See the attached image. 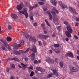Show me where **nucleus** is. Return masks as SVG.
<instances>
[{
    "label": "nucleus",
    "instance_id": "nucleus-1",
    "mask_svg": "<svg viewBox=\"0 0 79 79\" xmlns=\"http://www.w3.org/2000/svg\"><path fill=\"white\" fill-rule=\"evenodd\" d=\"M68 31H66L65 32V34L68 37H71V34L73 33V29L71 28V26L70 25H68L66 27Z\"/></svg>",
    "mask_w": 79,
    "mask_h": 79
},
{
    "label": "nucleus",
    "instance_id": "nucleus-2",
    "mask_svg": "<svg viewBox=\"0 0 79 79\" xmlns=\"http://www.w3.org/2000/svg\"><path fill=\"white\" fill-rule=\"evenodd\" d=\"M23 35L25 36L26 39H28V38H29V40H30V41H33V42H34V43H35L36 42V41H37V40H36L35 37H32L29 35L28 33L26 32L23 33Z\"/></svg>",
    "mask_w": 79,
    "mask_h": 79
},
{
    "label": "nucleus",
    "instance_id": "nucleus-3",
    "mask_svg": "<svg viewBox=\"0 0 79 79\" xmlns=\"http://www.w3.org/2000/svg\"><path fill=\"white\" fill-rule=\"evenodd\" d=\"M24 10L23 11H19V15L20 14H23L26 17V18H27V17H28V14L27 12V9L26 8H25L23 9Z\"/></svg>",
    "mask_w": 79,
    "mask_h": 79
},
{
    "label": "nucleus",
    "instance_id": "nucleus-4",
    "mask_svg": "<svg viewBox=\"0 0 79 79\" xmlns=\"http://www.w3.org/2000/svg\"><path fill=\"white\" fill-rule=\"evenodd\" d=\"M39 37L40 39H44L45 40H47L48 39V37H49L50 36L48 35H39Z\"/></svg>",
    "mask_w": 79,
    "mask_h": 79
},
{
    "label": "nucleus",
    "instance_id": "nucleus-5",
    "mask_svg": "<svg viewBox=\"0 0 79 79\" xmlns=\"http://www.w3.org/2000/svg\"><path fill=\"white\" fill-rule=\"evenodd\" d=\"M9 60H14V61H19V59L18 58H16V57H14L13 58H9V59H6L5 62L6 63L8 62Z\"/></svg>",
    "mask_w": 79,
    "mask_h": 79
},
{
    "label": "nucleus",
    "instance_id": "nucleus-6",
    "mask_svg": "<svg viewBox=\"0 0 79 79\" xmlns=\"http://www.w3.org/2000/svg\"><path fill=\"white\" fill-rule=\"evenodd\" d=\"M69 11H71L73 13L75 14V15H78V13H77L76 12V10H75V9L72 8V7L70 6H69Z\"/></svg>",
    "mask_w": 79,
    "mask_h": 79
},
{
    "label": "nucleus",
    "instance_id": "nucleus-7",
    "mask_svg": "<svg viewBox=\"0 0 79 79\" xmlns=\"http://www.w3.org/2000/svg\"><path fill=\"white\" fill-rule=\"evenodd\" d=\"M59 2L60 6L62 9H64V8H68V6H67L64 4H63L61 2Z\"/></svg>",
    "mask_w": 79,
    "mask_h": 79
},
{
    "label": "nucleus",
    "instance_id": "nucleus-8",
    "mask_svg": "<svg viewBox=\"0 0 79 79\" xmlns=\"http://www.w3.org/2000/svg\"><path fill=\"white\" fill-rule=\"evenodd\" d=\"M23 7V4H21L19 5H17V8L19 11L21 10Z\"/></svg>",
    "mask_w": 79,
    "mask_h": 79
},
{
    "label": "nucleus",
    "instance_id": "nucleus-9",
    "mask_svg": "<svg viewBox=\"0 0 79 79\" xmlns=\"http://www.w3.org/2000/svg\"><path fill=\"white\" fill-rule=\"evenodd\" d=\"M70 69L72 72H77V71H78V69H77L73 67L70 68Z\"/></svg>",
    "mask_w": 79,
    "mask_h": 79
},
{
    "label": "nucleus",
    "instance_id": "nucleus-10",
    "mask_svg": "<svg viewBox=\"0 0 79 79\" xmlns=\"http://www.w3.org/2000/svg\"><path fill=\"white\" fill-rule=\"evenodd\" d=\"M0 41L2 42L4 44V47H7V45H8V44L6 43V42L5 40H3L2 39H0Z\"/></svg>",
    "mask_w": 79,
    "mask_h": 79
},
{
    "label": "nucleus",
    "instance_id": "nucleus-11",
    "mask_svg": "<svg viewBox=\"0 0 79 79\" xmlns=\"http://www.w3.org/2000/svg\"><path fill=\"white\" fill-rule=\"evenodd\" d=\"M0 41L2 42L4 44V47H7V45H8V44L6 43V42L5 40H3L2 39H0Z\"/></svg>",
    "mask_w": 79,
    "mask_h": 79
},
{
    "label": "nucleus",
    "instance_id": "nucleus-12",
    "mask_svg": "<svg viewBox=\"0 0 79 79\" xmlns=\"http://www.w3.org/2000/svg\"><path fill=\"white\" fill-rule=\"evenodd\" d=\"M29 50H30L31 51H32L34 53H36L37 52V48H36V47L34 46L32 49L30 48Z\"/></svg>",
    "mask_w": 79,
    "mask_h": 79
},
{
    "label": "nucleus",
    "instance_id": "nucleus-13",
    "mask_svg": "<svg viewBox=\"0 0 79 79\" xmlns=\"http://www.w3.org/2000/svg\"><path fill=\"white\" fill-rule=\"evenodd\" d=\"M35 55L34 54V53H32L31 55V59L32 60H34L35 59Z\"/></svg>",
    "mask_w": 79,
    "mask_h": 79
},
{
    "label": "nucleus",
    "instance_id": "nucleus-14",
    "mask_svg": "<svg viewBox=\"0 0 79 79\" xmlns=\"http://www.w3.org/2000/svg\"><path fill=\"white\" fill-rule=\"evenodd\" d=\"M46 61H49L51 63H53L54 62H55V60H52L51 58H50V57H48V59H46Z\"/></svg>",
    "mask_w": 79,
    "mask_h": 79
},
{
    "label": "nucleus",
    "instance_id": "nucleus-15",
    "mask_svg": "<svg viewBox=\"0 0 79 79\" xmlns=\"http://www.w3.org/2000/svg\"><path fill=\"white\" fill-rule=\"evenodd\" d=\"M53 20L56 25H58L59 24L58 22V18H56L55 19H53Z\"/></svg>",
    "mask_w": 79,
    "mask_h": 79
},
{
    "label": "nucleus",
    "instance_id": "nucleus-16",
    "mask_svg": "<svg viewBox=\"0 0 79 79\" xmlns=\"http://www.w3.org/2000/svg\"><path fill=\"white\" fill-rule=\"evenodd\" d=\"M11 16L13 19H16L18 17V16H17V15L15 14H12L11 15Z\"/></svg>",
    "mask_w": 79,
    "mask_h": 79
},
{
    "label": "nucleus",
    "instance_id": "nucleus-17",
    "mask_svg": "<svg viewBox=\"0 0 79 79\" xmlns=\"http://www.w3.org/2000/svg\"><path fill=\"white\" fill-rule=\"evenodd\" d=\"M46 13H48V14L50 18H49V19L50 20H52V15H51V13H50V12L48 11H47Z\"/></svg>",
    "mask_w": 79,
    "mask_h": 79
},
{
    "label": "nucleus",
    "instance_id": "nucleus-18",
    "mask_svg": "<svg viewBox=\"0 0 79 79\" xmlns=\"http://www.w3.org/2000/svg\"><path fill=\"white\" fill-rule=\"evenodd\" d=\"M30 49V48H29L27 49V50L25 51H23L22 50H19V52H21L22 53H27L29 51V49Z\"/></svg>",
    "mask_w": 79,
    "mask_h": 79
},
{
    "label": "nucleus",
    "instance_id": "nucleus-19",
    "mask_svg": "<svg viewBox=\"0 0 79 79\" xmlns=\"http://www.w3.org/2000/svg\"><path fill=\"white\" fill-rule=\"evenodd\" d=\"M67 56H69L70 57H71V58H73L74 56H73V54L71 52H68L67 54Z\"/></svg>",
    "mask_w": 79,
    "mask_h": 79
},
{
    "label": "nucleus",
    "instance_id": "nucleus-20",
    "mask_svg": "<svg viewBox=\"0 0 79 79\" xmlns=\"http://www.w3.org/2000/svg\"><path fill=\"white\" fill-rule=\"evenodd\" d=\"M21 64L22 65V66L23 67V69H25L26 68H27V67L26 66H27V64H25L23 63H21Z\"/></svg>",
    "mask_w": 79,
    "mask_h": 79
},
{
    "label": "nucleus",
    "instance_id": "nucleus-21",
    "mask_svg": "<svg viewBox=\"0 0 79 79\" xmlns=\"http://www.w3.org/2000/svg\"><path fill=\"white\" fill-rule=\"evenodd\" d=\"M13 52L14 54H15V55H20V54H21L20 52L19 51H17L15 50Z\"/></svg>",
    "mask_w": 79,
    "mask_h": 79
},
{
    "label": "nucleus",
    "instance_id": "nucleus-22",
    "mask_svg": "<svg viewBox=\"0 0 79 79\" xmlns=\"http://www.w3.org/2000/svg\"><path fill=\"white\" fill-rule=\"evenodd\" d=\"M52 71L53 73V74H55V75H56V76H58V73H57V71L56 70L53 69Z\"/></svg>",
    "mask_w": 79,
    "mask_h": 79
},
{
    "label": "nucleus",
    "instance_id": "nucleus-23",
    "mask_svg": "<svg viewBox=\"0 0 79 79\" xmlns=\"http://www.w3.org/2000/svg\"><path fill=\"white\" fill-rule=\"evenodd\" d=\"M51 1H52L51 2L52 3H54V5H55V6H56V1L55 0H50Z\"/></svg>",
    "mask_w": 79,
    "mask_h": 79
},
{
    "label": "nucleus",
    "instance_id": "nucleus-24",
    "mask_svg": "<svg viewBox=\"0 0 79 79\" xmlns=\"http://www.w3.org/2000/svg\"><path fill=\"white\" fill-rule=\"evenodd\" d=\"M36 70H37V71H40L41 72H42L43 71L39 67H36Z\"/></svg>",
    "mask_w": 79,
    "mask_h": 79
},
{
    "label": "nucleus",
    "instance_id": "nucleus-25",
    "mask_svg": "<svg viewBox=\"0 0 79 79\" xmlns=\"http://www.w3.org/2000/svg\"><path fill=\"white\" fill-rule=\"evenodd\" d=\"M19 42L21 45H24V42L22 40H20L19 41Z\"/></svg>",
    "mask_w": 79,
    "mask_h": 79
},
{
    "label": "nucleus",
    "instance_id": "nucleus-26",
    "mask_svg": "<svg viewBox=\"0 0 79 79\" xmlns=\"http://www.w3.org/2000/svg\"><path fill=\"white\" fill-rule=\"evenodd\" d=\"M6 40L8 42H10L11 40V38L10 37H7L6 38Z\"/></svg>",
    "mask_w": 79,
    "mask_h": 79
},
{
    "label": "nucleus",
    "instance_id": "nucleus-27",
    "mask_svg": "<svg viewBox=\"0 0 79 79\" xmlns=\"http://www.w3.org/2000/svg\"><path fill=\"white\" fill-rule=\"evenodd\" d=\"M53 10H54V11H56V13H57V14H58V13H59V11H58V10H56V8L55 7H54L53 8Z\"/></svg>",
    "mask_w": 79,
    "mask_h": 79
},
{
    "label": "nucleus",
    "instance_id": "nucleus-28",
    "mask_svg": "<svg viewBox=\"0 0 79 79\" xmlns=\"http://www.w3.org/2000/svg\"><path fill=\"white\" fill-rule=\"evenodd\" d=\"M34 6L32 7L31 6H30L29 7V11H31V10H32L33 9H34Z\"/></svg>",
    "mask_w": 79,
    "mask_h": 79
},
{
    "label": "nucleus",
    "instance_id": "nucleus-29",
    "mask_svg": "<svg viewBox=\"0 0 79 79\" xmlns=\"http://www.w3.org/2000/svg\"><path fill=\"white\" fill-rule=\"evenodd\" d=\"M60 66L63 67V63L62 62H60L59 63Z\"/></svg>",
    "mask_w": 79,
    "mask_h": 79
},
{
    "label": "nucleus",
    "instance_id": "nucleus-30",
    "mask_svg": "<svg viewBox=\"0 0 79 79\" xmlns=\"http://www.w3.org/2000/svg\"><path fill=\"white\" fill-rule=\"evenodd\" d=\"M18 44L16 43H15L13 45V46L14 47H18Z\"/></svg>",
    "mask_w": 79,
    "mask_h": 79
},
{
    "label": "nucleus",
    "instance_id": "nucleus-31",
    "mask_svg": "<svg viewBox=\"0 0 79 79\" xmlns=\"http://www.w3.org/2000/svg\"><path fill=\"white\" fill-rule=\"evenodd\" d=\"M45 22H46L48 26H50V24L48 23V21L47 20V19H45Z\"/></svg>",
    "mask_w": 79,
    "mask_h": 79
},
{
    "label": "nucleus",
    "instance_id": "nucleus-32",
    "mask_svg": "<svg viewBox=\"0 0 79 79\" xmlns=\"http://www.w3.org/2000/svg\"><path fill=\"white\" fill-rule=\"evenodd\" d=\"M54 47H59L60 45L58 44H55L54 45Z\"/></svg>",
    "mask_w": 79,
    "mask_h": 79
},
{
    "label": "nucleus",
    "instance_id": "nucleus-33",
    "mask_svg": "<svg viewBox=\"0 0 79 79\" xmlns=\"http://www.w3.org/2000/svg\"><path fill=\"white\" fill-rule=\"evenodd\" d=\"M34 72L31 71V74H30V76L31 77H32V76H34Z\"/></svg>",
    "mask_w": 79,
    "mask_h": 79
},
{
    "label": "nucleus",
    "instance_id": "nucleus-34",
    "mask_svg": "<svg viewBox=\"0 0 79 79\" xmlns=\"http://www.w3.org/2000/svg\"><path fill=\"white\" fill-rule=\"evenodd\" d=\"M7 46L8 47L7 49H8V50H9V51H10V50H11V47H10V46L8 45V44H7Z\"/></svg>",
    "mask_w": 79,
    "mask_h": 79
},
{
    "label": "nucleus",
    "instance_id": "nucleus-35",
    "mask_svg": "<svg viewBox=\"0 0 79 79\" xmlns=\"http://www.w3.org/2000/svg\"><path fill=\"white\" fill-rule=\"evenodd\" d=\"M52 77V74H49L48 75V78H50Z\"/></svg>",
    "mask_w": 79,
    "mask_h": 79
},
{
    "label": "nucleus",
    "instance_id": "nucleus-36",
    "mask_svg": "<svg viewBox=\"0 0 79 79\" xmlns=\"http://www.w3.org/2000/svg\"><path fill=\"white\" fill-rule=\"evenodd\" d=\"M8 29H9V30H10V29H12V27L10 25H9L8 26Z\"/></svg>",
    "mask_w": 79,
    "mask_h": 79
},
{
    "label": "nucleus",
    "instance_id": "nucleus-37",
    "mask_svg": "<svg viewBox=\"0 0 79 79\" xmlns=\"http://www.w3.org/2000/svg\"><path fill=\"white\" fill-rule=\"evenodd\" d=\"M10 69H11L10 68H6V71H7V72H9V71H10Z\"/></svg>",
    "mask_w": 79,
    "mask_h": 79
},
{
    "label": "nucleus",
    "instance_id": "nucleus-38",
    "mask_svg": "<svg viewBox=\"0 0 79 79\" xmlns=\"http://www.w3.org/2000/svg\"><path fill=\"white\" fill-rule=\"evenodd\" d=\"M51 13H52V15H53L54 16H55V12L53 11H52Z\"/></svg>",
    "mask_w": 79,
    "mask_h": 79
},
{
    "label": "nucleus",
    "instance_id": "nucleus-39",
    "mask_svg": "<svg viewBox=\"0 0 79 79\" xmlns=\"http://www.w3.org/2000/svg\"><path fill=\"white\" fill-rule=\"evenodd\" d=\"M28 69H29V71H31V69L32 70V69H33V68H32V67H28Z\"/></svg>",
    "mask_w": 79,
    "mask_h": 79
},
{
    "label": "nucleus",
    "instance_id": "nucleus-40",
    "mask_svg": "<svg viewBox=\"0 0 79 79\" xmlns=\"http://www.w3.org/2000/svg\"><path fill=\"white\" fill-rule=\"evenodd\" d=\"M64 24H65V25H68V23L67 21H64Z\"/></svg>",
    "mask_w": 79,
    "mask_h": 79
},
{
    "label": "nucleus",
    "instance_id": "nucleus-41",
    "mask_svg": "<svg viewBox=\"0 0 79 79\" xmlns=\"http://www.w3.org/2000/svg\"><path fill=\"white\" fill-rule=\"evenodd\" d=\"M38 3H39V4H40V5H44V3H43V2H38Z\"/></svg>",
    "mask_w": 79,
    "mask_h": 79
},
{
    "label": "nucleus",
    "instance_id": "nucleus-42",
    "mask_svg": "<svg viewBox=\"0 0 79 79\" xmlns=\"http://www.w3.org/2000/svg\"><path fill=\"white\" fill-rule=\"evenodd\" d=\"M1 48L2 49V50H6V48H5V47L3 46H2Z\"/></svg>",
    "mask_w": 79,
    "mask_h": 79
},
{
    "label": "nucleus",
    "instance_id": "nucleus-43",
    "mask_svg": "<svg viewBox=\"0 0 79 79\" xmlns=\"http://www.w3.org/2000/svg\"><path fill=\"white\" fill-rule=\"evenodd\" d=\"M56 35L55 33H53L52 35V37H55Z\"/></svg>",
    "mask_w": 79,
    "mask_h": 79
},
{
    "label": "nucleus",
    "instance_id": "nucleus-44",
    "mask_svg": "<svg viewBox=\"0 0 79 79\" xmlns=\"http://www.w3.org/2000/svg\"><path fill=\"white\" fill-rule=\"evenodd\" d=\"M38 43H39V45H40V46H42V43H41V42H40V41H38Z\"/></svg>",
    "mask_w": 79,
    "mask_h": 79
},
{
    "label": "nucleus",
    "instance_id": "nucleus-45",
    "mask_svg": "<svg viewBox=\"0 0 79 79\" xmlns=\"http://www.w3.org/2000/svg\"><path fill=\"white\" fill-rule=\"evenodd\" d=\"M25 3L26 6H29V4L28 2H26Z\"/></svg>",
    "mask_w": 79,
    "mask_h": 79
},
{
    "label": "nucleus",
    "instance_id": "nucleus-46",
    "mask_svg": "<svg viewBox=\"0 0 79 79\" xmlns=\"http://www.w3.org/2000/svg\"><path fill=\"white\" fill-rule=\"evenodd\" d=\"M11 66L13 68H15V65L14 64H12Z\"/></svg>",
    "mask_w": 79,
    "mask_h": 79
},
{
    "label": "nucleus",
    "instance_id": "nucleus-47",
    "mask_svg": "<svg viewBox=\"0 0 79 79\" xmlns=\"http://www.w3.org/2000/svg\"><path fill=\"white\" fill-rule=\"evenodd\" d=\"M33 25L34 26L36 27L37 25V24L36 23H33Z\"/></svg>",
    "mask_w": 79,
    "mask_h": 79
},
{
    "label": "nucleus",
    "instance_id": "nucleus-48",
    "mask_svg": "<svg viewBox=\"0 0 79 79\" xmlns=\"http://www.w3.org/2000/svg\"><path fill=\"white\" fill-rule=\"evenodd\" d=\"M44 34H47V33H48V31L46 30H44Z\"/></svg>",
    "mask_w": 79,
    "mask_h": 79
},
{
    "label": "nucleus",
    "instance_id": "nucleus-49",
    "mask_svg": "<svg viewBox=\"0 0 79 79\" xmlns=\"http://www.w3.org/2000/svg\"><path fill=\"white\" fill-rule=\"evenodd\" d=\"M74 38H75V39H78V37H77V35H74Z\"/></svg>",
    "mask_w": 79,
    "mask_h": 79
},
{
    "label": "nucleus",
    "instance_id": "nucleus-50",
    "mask_svg": "<svg viewBox=\"0 0 79 79\" xmlns=\"http://www.w3.org/2000/svg\"><path fill=\"white\" fill-rule=\"evenodd\" d=\"M25 61H28V58H27V57L25 58Z\"/></svg>",
    "mask_w": 79,
    "mask_h": 79
},
{
    "label": "nucleus",
    "instance_id": "nucleus-51",
    "mask_svg": "<svg viewBox=\"0 0 79 79\" xmlns=\"http://www.w3.org/2000/svg\"><path fill=\"white\" fill-rule=\"evenodd\" d=\"M65 40L67 42H68L69 41V39L68 38H66Z\"/></svg>",
    "mask_w": 79,
    "mask_h": 79
},
{
    "label": "nucleus",
    "instance_id": "nucleus-52",
    "mask_svg": "<svg viewBox=\"0 0 79 79\" xmlns=\"http://www.w3.org/2000/svg\"><path fill=\"white\" fill-rule=\"evenodd\" d=\"M44 11H46L47 10V8H43Z\"/></svg>",
    "mask_w": 79,
    "mask_h": 79
},
{
    "label": "nucleus",
    "instance_id": "nucleus-53",
    "mask_svg": "<svg viewBox=\"0 0 79 79\" xmlns=\"http://www.w3.org/2000/svg\"><path fill=\"white\" fill-rule=\"evenodd\" d=\"M32 79H38V78H37L35 77H33L32 78Z\"/></svg>",
    "mask_w": 79,
    "mask_h": 79
},
{
    "label": "nucleus",
    "instance_id": "nucleus-54",
    "mask_svg": "<svg viewBox=\"0 0 79 79\" xmlns=\"http://www.w3.org/2000/svg\"><path fill=\"white\" fill-rule=\"evenodd\" d=\"M37 6H38V5H37V4H35V6H34V8H37Z\"/></svg>",
    "mask_w": 79,
    "mask_h": 79
},
{
    "label": "nucleus",
    "instance_id": "nucleus-55",
    "mask_svg": "<svg viewBox=\"0 0 79 79\" xmlns=\"http://www.w3.org/2000/svg\"><path fill=\"white\" fill-rule=\"evenodd\" d=\"M30 18L31 20H33V16H31L30 17Z\"/></svg>",
    "mask_w": 79,
    "mask_h": 79
},
{
    "label": "nucleus",
    "instance_id": "nucleus-56",
    "mask_svg": "<svg viewBox=\"0 0 79 79\" xmlns=\"http://www.w3.org/2000/svg\"><path fill=\"white\" fill-rule=\"evenodd\" d=\"M41 26L43 27L45 26V25H44V24L43 23L41 24Z\"/></svg>",
    "mask_w": 79,
    "mask_h": 79
},
{
    "label": "nucleus",
    "instance_id": "nucleus-57",
    "mask_svg": "<svg viewBox=\"0 0 79 79\" xmlns=\"http://www.w3.org/2000/svg\"><path fill=\"white\" fill-rule=\"evenodd\" d=\"M37 60H35L34 61V63L35 64V63H37Z\"/></svg>",
    "mask_w": 79,
    "mask_h": 79
},
{
    "label": "nucleus",
    "instance_id": "nucleus-58",
    "mask_svg": "<svg viewBox=\"0 0 79 79\" xmlns=\"http://www.w3.org/2000/svg\"><path fill=\"white\" fill-rule=\"evenodd\" d=\"M55 52L56 53H60V51H55Z\"/></svg>",
    "mask_w": 79,
    "mask_h": 79
},
{
    "label": "nucleus",
    "instance_id": "nucleus-59",
    "mask_svg": "<svg viewBox=\"0 0 79 79\" xmlns=\"http://www.w3.org/2000/svg\"><path fill=\"white\" fill-rule=\"evenodd\" d=\"M76 21H79V18H76Z\"/></svg>",
    "mask_w": 79,
    "mask_h": 79
},
{
    "label": "nucleus",
    "instance_id": "nucleus-60",
    "mask_svg": "<svg viewBox=\"0 0 79 79\" xmlns=\"http://www.w3.org/2000/svg\"><path fill=\"white\" fill-rule=\"evenodd\" d=\"M79 25V23H77L76 24H75V26H77Z\"/></svg>",
    "mask_w": 79,
    "mask_h": 79
},
{
    "label": "nucleus",
    "instance_id": "nucleus-61",
    "mask_svg": "<svg viewBox=\"0 0 79 79\" xmlns=\"http://www.w3.org/2000/svg\"><path fill=\"white\" fill-rule=\"evenodd\" d=\"M43 30H45V26L43 27Z\"/></svg>",
    "mask_w": 79,
    "mask_h": 79
},
{
    "label": "nucleus",
    "instance_id": "nucleus-62",
    "mask_svg": "<svg viewBox=\"0 0 79 79\" xmlns=\"http://www.w3.org/2000/svg\"><path fill=\"white\" fill-rule=\"evenodd\" d=\"M10 79H14V77L13 76H11L10 78Z\"/></svg>",
    "mask_w": 79,
    "mask_h": 79
},
{
    "label": "nucleus",
    "instance_id": "nucleus-63",
    "mask_svg": "<svg viewBox=\"0 0 79 79\" xmlns=\"http://www.w3.org/2000/svg\"><path fill=\"white\" fill-rule=\"evenodd\" d=\"M60 26H59L57 27V29H60Z\"/></svg>",
    "mask_w": 79,
    "mask_h": 79
},
{
    "label": "nucleus",
    "instance_id": "nucleus-64",
    "mask_svg": "<svg viewBox=\"0 0 79 79\" xmlns=\"http://www.w3.org/2000/svg\"><path fill=\"white\" fill-rule=\"evenodd\" d=\"M77 59L79 60V56H77Z\"/></svg>",
    "mask_w": 79,
    "mask_h": 79
}]
</instances>
